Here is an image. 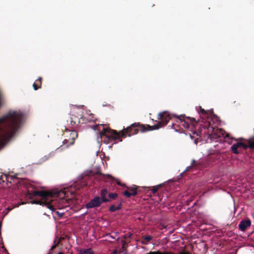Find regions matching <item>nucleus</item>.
Returning <instances> with one entry per match:
<instances>
[{
    "instance_id": "41",
    "label": "nucleus",
    "mask_w": 254,
    "mask_h": 254,
    "mask_svg": "<svg viewBox=\"0 0 254 254\" xmlns=\"http://www.w3.org/2000/svg\"><path fill=\"white\" fill-rule=\"evenodd\" d=\"M211 128L212 129H214V127H211Z\"/></svg>"
},
{
    "instance_id": "35",
    "label": "nucleus",
    "mask_w": 254,
    "mask_h": 254,
    "mask_svg": "<svg viewBox=\"0 0 254 254\" xmlns=\"http://www.w3.org/2000/svg\"><path fill=\"white\" fill-rule=\"evenodd\" d=\"M96 173V174H99L100 175H102L99 172L97 171Z\"/></svg>"
},
{
    "instance_id": "27",
    "label": "nucleus",
    "mask_w": 254,
    "mask_h": 254,
    "mask_svg": "<svg viewBox=\"0 0 254 254\" xmlns=\"http://www.w3.org/2000/svg\"><path fill=\"white\" fill-rule=\"evenodd\" d=\"M68 142V140H67V139H64L63 142V144H66L67 143V142Z\"/></svg>"
},
{
    "instance_id": "17",
    "label": "nucleus",
    "mask_w": 254,
    "mask_h": 254,
    "mask_svg": "<svg viewBox=\"0 0 254 254\" xmlns=\"http://www.w3.org/2000/svg\"><path fill=\"white\" fill-rule=\"evenodd\" d=\"M54 154H55V152L53 151V152H50L48 155H45L44 156V158L43 159L42 162H44V161L47 160V159H48L49 158L53 157L54 155Z\"/></svg>"
},
{
    "instance_id": "24",
    "label": "nucleus",
    "mask_w": 254,
    "mask_h": 254,
    "mask_svg": "<svg viewBox=\"0 0 254 254\" xmlns=\"http://www.w3.org/2000/svg\"><path fill=\"white\" fill-rule=\"evenodd\" d=\"M56 213L60 217H62L63 216V215L64 214V212H60L59 211H56Z\"/></svg>"
},
{
    "instance_id": "43",
    "label": "nucleus",
    "mask_w": 254,
    "mask_h": 254,
    "mask_svg": "<svg viewBox=\"0 0 254 254\" xmlns=\"http://www.w3.org/2000/svg\"><path fill=\"white\" fill-rule=\"evenodd\" d=\"M218 136L220 137H221V135H218Z\"/></svg>"
},
{
    "instance_id": "29",
    "label": "nucleus",
    "mask_w": 254,
    "mask_h": 254,
    "mask_svg": "<svg viewBox=\"0 0 254 254\" xmlns=\"http://www.w3.org/2000/svg\"><path fill=\"white\" fill-rule=\"evenodd\" d=\"M64 148L62 147V146H61L59 148H58L56 150L58 151H62Z\"/></svg>"
},
{
    "instance_id": "9",
    "label": "nucleus",
    "mask_w": 254,
    "mask_h": 254,
    "mask_svg": "<svg viewBox=\"0 0 254 254\" xmlns=\"http://www.w3.org/2000/svg\"><path fill=\"white\" fill-rule=\"evenodd\" d=\"M137 125L135 123H134L131 125L130 126L127 127L126 129V133H127V134H126V133L123 131V130H122L121 133L122 134V136L125 137L127 135L129 137L131 135L137 133L138 129L136 128H134L132 132H131L133 128L135 127H137Z\"/></svg>"
},
{
    "instance_id": "23",
    "label": "nucleus",
    "mask_w": 254,
    "mask_h": 254,
    "mask_svg": "<svg viewBox=\"0 0 254 254\" xmlns=\"http://www.w3.org/2000/svg\"><path fill=\"white\" fill-rule=\"evenodd\" d=\"M124 194L127 196V197H130L131 195V194L130 192H129L127 190H126L124 192Z\"/></svg>"
},
{
    "instance_id": "15",
    "label": "nucleus",
    "mask_w": 254,
    "mask_h": 254,
    "mask_svg": "<svg viewBox=\"0 0 254 254\" xmlns=\"http://www.w3.org/2000/svg\"><path fill=\"white\" fill-rule=\"evenodd\" d=\"M121 206V203H120L119 205H118L117 206L115 205H112L110 206L109 210L111 212L115 211L116 210L120 209Z\"/></svg>"
},
{
    "instance_id": "18",
    "label": "nucleus",
    "mask_w": 254,
    "mask_h": 254,
    "mask_svg": "<svg viewBox=\"0 0 254 254\" xmlns=\"http://www.w3.org/2000/svg\"><path fill=\"white\" fill-rule=\"evenodd\" d=\"M31 203L32 204H40L42 205H44V201L41 200H32L31 201Z\"/></svg>"
},
{
    "instance_id": "38",
    "label": "nucleus",
    "mask_w": 254,
    "mask_h": 254,
    "mask_svg": "<svg viewBox=\"0 0 254 254\" xmlns=\"http://www.w3.org/2000/svg\"><path fill=\"white\" fill-rule=\"evenodd\" d=\"M58 254H64L62 252H59Z\"/></svg>"
},
{
    "instance_id": "16",
    "label": "nucleus",
    "mask_w": 254,
    "mask_h": 254,
    "mask_svg": "<svg viewBox=\"0 0 254 254\" xmlns=\"http://www.w3.org/2000/svg\"><path fill=\"white\" fill-rule=\"evenodd\" d=\"M87 115H88V117L87 118V120L90 122L94 121L95 120V118H94L93 115L91 113H90V111H87L86 112Z\"/></svg>"
},
{
    "instance_id": "5",
    "label": "nucleus",
    "mask_w": 254,
    "mask_h": 254,
    "mask_svg": "<svg viewBox=\"0 0 254 254\" xmlns=\"http://www.w3.org/2000/svg\"><path fill=\"white\" fill-rule=\"evenodd\" d=\"M157 119L158 120H161V121L159 122L156 125L152 126H148V127L150 128L149 129V130L158 129L159 128L167 125L171 119V117L170 115L168 114L167 112L164 111L158 114Z\"/></svg>"
},
{
    "instance_id": "7",
    "label": "nucleus",
    "mask_w": 254,
    "mask_h": 254,
    "mask_svg": "<svg viewBox=\"0 0 254 254\" xmlns=\"http://www.w3.org/2000/svg\"><path fill=\"white\" fill-rule=\"evenodd\" d=\"M52 191H46L44 190H36L33 192V195L35 196H39L41 197V200L44 201V205L45 202L50 199V194Z\"/></svg>"
},
{
    "instance_id": "14",
    "label": "nucleus",
    "mask_w": 254,
    "mask_h": 254,
    "mask_svg": "<svg viewBox=\"0 0 254 254\" xmlns=\"http://www.w3.org/2000/svg\"><path fill=\"white\" fill-rule=\"evenodd\" d=\"M152 240V237L150 236H146L144 237L143 240L141 241V244L143 245H147L151 240Z\"/></svg>"
},
{
    "instance_id": "1",
    "label": "nucleus",
    "mask_w": 254,
    "mask_h": 254,
    "mask_svg": "<svg viewBox=\"0 0 254 254\" xmlns=\"http://www.w3.org/2000/svg\"><path fill=\"white\" fill-rule=\"evenodd\" d=\"M3 104L0 92V107ZM24 113L20 110H9L0 118V148L6 140L12 138L20 127L24 119Z\"/></svg>"
},
{
    "instance_id": "12",
    "label": "nucleus",
    "mask_w": 254,
    "mask_h": 254,
    "mask_svg": "<svg viewBox=\"0 0 254 254\" xmlns=\"http://www.w3.org/2000/svg\"><path fill=\"white\" fill-rule=\"evenodd\" d=\"M70 135L72 138V140L71 141H70V142L69 143V145H67L66 146V147H65L66 148H67L69 146V145L73 144L74 139L77 137V133L75 130L71 131Z\"/></svg>"
},
{
    "instance_id": "37",
    "label": "nucleus",
    "mask_w": 254,
    "mask_h": 254,
    "mask_svg": "<svg viewBox=\"0 0 254 254\" xmlns=\"http://www.w3.org/2000/svg\"><path fill=\"white\" fill-rule=\"evenodd\" d=\"M183 125H184L185 127H188V126H189V125H188V124H187L186 126H185L184 124Z\"/></svg>"
},
{
    "instance_id": "20",
    "label": "nucleus",
    "mask_w": 254,
    "mask_h": 254,
    "mask_svg": "<svg viewBox=\"0 0 254 254\" xmlns=\"http://www.w3.org/2000/svg\"><path fill=\"white\" fill-rule=\"evenodd\" d=\"M161 186V184L157 185L153 187V189L152 190V191L153 193L155 194L158 190L159 188Z\"/></svg>"
},
{
    "instance_id": "36",
    "label": "nucleus",
    "mask_w": 254,
    "mask_h": 254,
    "mask_svg": "<svg viewBox=\"0 0 254 254\" xmlns=\"http://www.w3.org/2000/svg\"><path fill=\"white\" fill-rule=\"evenodd\" d=\"M55 246L54 245L52 247L51 249H53L55 248Z\"/></svg>"
},
{
    "instance_id": "8",
    "label": "nucleus",
    "mask_w": 254,
    "mask_h": 254,
    "mask_svg": "<svg viewBox=\"0 0 254 254\" xmlns=\"http://www.w3.org/2000/svg\"><path fill=\"white\" fill-rule=\"evenodd\" d=\"M103 202L99 196H95L86 204L87 209L99 207Z\"/></svg>"
},
{
    "instance_id": "42",
    "label": "nucleus",
    "mask_w": 254,
    "mask_h": 254,
    "mask_svg": "<svg viewBox=\"0 0 254 254\" xmlns=\"http://www.w3.org/2000/svg\"><path fill=\"white\" fill-rule=\"evenodd\" d=\"M119 237H118V238H117V240H119Z\"/></svg>"
},
{
    "instance_id": "21",
    "label": "nucleus",
    "mask_w": 254,
    "mask_h": 254,
    "mask_svg": "<svg viewBox=\"0 0 254 254\" xmlns=\"http://www.w3.org/2000/svg\"><path fill=\"white\" fill-rule=\"evenodd\" d=\"M108 195L109 197L112 199H115L118 196L117 193H110Z\"/></svg>"
},
{
    "instance_id": "22",
    "label": "nucleus",
    "mask_w": 254,
    "mask_h": 254,
    "mask_svg": "<svg viewBox=\"0 0 254 254\" xmlns=\"http://www.w3.org/2000/svg\"><path fill=\"white\" fill-rule=\"evenodd\" d=\"M136 188L135 187H133L131 189V195H136L137 194V191H136Z\"/></svg>"
},
{
    "instance_id": "19",
    "label": "nucleus",
    "mask_w": 254,
    "mask_h": 254,
    "mask_svg": "<svg viewBox=\"0 0 254 254\" xmlns=\"http://www.w3.org/2000/svg\"><path fill=\"white\" fill-rule=\"evenodd\" d=\"M146 254H170V252H161L160 251L150 252Z\"/></svg>"
},
{
    "instance_id": "4",
    "label": "nucleus",
    "mask_w": 254,
    "mask_h": 254,
    "mask_svg": "<svg viewBox=\"0 0 254 254\" xmlns=\"http://www.w3.org/2000/svg\"><path fill=\"white\" fill-rule=\"evenodd\" d=\"M219 132L222 136L224 137L226 139V141H227L229 143H232L231 140L233 139L236 141V142L233 143L231 147V150L234 154H237L239 153L238 148H239L246 149L248 147L247 144L241 141L243 139L242 138H238L237 139L233 138L230 136L229 133L221 129L219 130Z\"/></svg>"
},
{
    "instance_id": "13",
    "label": "nucleus",
    "mask_w": 254,
    "mask_h": 254,
    "mask_svg": "<svg viewBox=\"0 0 254 254\" xmlns=\"http://www.w3.org/2000/svg\"><path fill=\"white\" fill-rule=\"evenodd\" d=\"M93 252L91 249H81L79 251V254H93Z\"/></svg>"
},
{
    "instance_id": "11",
    "label": "nucleus",
    "mask_w": 254,
    "mask_h": 254,
    "mask_svg": "<svg viewBox=\"0 0 254 254\" xmlns=\"http://www.w3.org/2000/svg\"><path fill=\"white\" fill-rule=\"evenodd\" d=\"M107 193H108V191H107V189H103L101 190V200H102V201L103 202H106L109 201V199L106 198V195L107 194Z\"/></svg>"
},
{
    "instance_id": "32",
    "label": "nucleus",
    "mask_w": 254,
    "mask_h": 254,
    "mask_svg": "<svg viewBox=\"0 0 254 254\" xmlns=\"http://www.w3.org/2000/svg\"><path fill=\"white\" fill-rule=\"evenodd\" d=\"M106 176H107V177H108L109 178H111V177H111V175H109V174H107V175H106Z\"/></svg>"
},
{
    "instance_id": "30",
    "label": "nucleus",
    "mask_w": 254,
    "mask_h": 254,
    "mask_svg": "<svg viewBox=\"0 0 254 254\" xmlns=\"http://www.w3.org/2000/svg\"><path fill=\"white\" fill-rule=\"evenodd\" d=\"M97 126H93V127H92V128H93L94 130H96V129H97Z\"/></svg>"
},
{
    "instance_id": "39",
    "label": "nucleus",
    "mask_w": 254,
    "mask_h": 254,
    "mask_svg": "<svg viewBox=\"0 0 254 254\" xmlns=\"http://www.w3.org/2000/svg\"><path fill=\"white\" fill-rule=\"evenodd\" d=\"M141 131H142V132H143V131H144V129H142V130H141Z\"/></svg>"
},
{
    "instance_id": "28",
    "label": "nucleus",
    "mask_w": 254,
    "mask_h": 254,
    "mask_svg": "<svg viewBox=\"0 0 254 254\" xmlns=\"http://www.w3.org/2000/svg\"><path fill=\"white\" fill-rule=\"evenodd\" d=\"M107 236H108L109 238V237H110V238H112V239H116V237H115V236H111V235H110V234H108V235H107Z\"/></svg>"
},
{
    "instance_id": "3",
    "label": "nucleus",
    "mask_w": 254,
    "mask_h": 254,
    "mask_svg": "<svg viewBox=\"0 0 254 254\" xmlns=\"http://www.w3.org/2000/svg\"><path fill=\"white\" fill-rule=\"evenodd\" d=\"M119 137L120 135L116 130L103 127L102 130L98 134L97 140L98 143L103 141L107 144L110 140H115Z\"/></svg>"
},
{
    "instance_id": "2",
    "label": "nucleus",
    "mask_w": 254,
    "mask_h": 254,
    "mask_svg": "<svg viewBox=\"0 0 254 254\" xmlns=\"http://www.w3.org/2000/svg\"><path fill=\"white\" fill-rule=\"evenodd\" d=\"M63 192L55 191L52 192L50 199L45 202V206L49 208L52 212H55L56 209H62L67 206V202L64 198H59L58 196Z\"/></svg>"
},
{
    "instance_id": "31",
    "label": "nucleus",
    "mask_w": 254,
    "mask_h": 254,
    "mask_svg": "<svg viewBox=\"0 0 254 254\" xmlns=\"http://www.w3.org/2000/svg\"><path fill=\"white\" fill-rule=\"evenodd\" d=\"M250 147H252V148H254V142L253 143H252L250 145Z\"/></svg>"
},
{
    "instance_id": "40",
    "label": "nucleus",
    "mask_w": 254,
    "mask_h": 254,
    "mask_svg": "<svg viewBox=\"0 0 254 254\" xmlns=\"http://www.w3.org/2000/svg\"><path fill=\"white\" fill-rule=\"evenodd\" d=\"M118 234V233H115L116 235H117Z\"/></svg>"
},
{
    "instance_id": "10",
    "label": "nucleus",
    "mask_w": 254,
    "mask_h": 254,
    "mask_svg": "<svg viewBox=\"0 0 254 254\" xmlns=\"http://www.w3.org/2000/svg\"><path fill=\"white\" fill-rule=\"evenodd\" d=\"M251 221L250 219L244 220L240 222L239 224V228L242 231H245L247 228L250 227Z\"/></svg>"
},
{
    "instance_id": "6",
    "label": "nucleus",
    "mask_w": 254,
    "mask_h": 254,
    "mask_svg": "<svg viewBox=\"0 0 254 254\" xmlns=\"http://www.w3.org/2000/svg\"><path fill=\"white\" fill-rule=\"evenodd\" d=\"M196 110L198 113L199 115H208L211 116L212 118V121H215L216 122H218L219 121V118L216 115L213 114V112L212 109L209 110L207 111H205L204 109H202L200 107H196Z\"/></svg>"
},
{
    "instance_id": "26",
    "label": "nucleus",
    "mask_w": 254,
    "mask_h": 254,
    "mask_svg": "<svg viewBox=\"0 0 254 254\" xmlns=\"http://www.w3.org/2000/svg\"><path fill=\"white\" fill-rule=\"evenodd\" d=\"M192 165V163L191 164V165L190 166H188V167L186 168V170H185V171H189V170L190 169V168H191Z\"/></svg>"
},
{
    "instance_id": "25",
    "label": "nucleus",
    "mask_w": 254,
    "mask_h": 254,
    "mask_svg": "<svg viewBox=\"0 0 254 254\" xmlns=\"http://www.w3.org/2000/svg\"><path fill=\"white\" fill-rule=\"evenodd\" d=\"M33 88H34L35 90H37L38 89V88H39V87H37V84H36L35 83H33Z\"/></svg>"
},
{
    "instance_id": "33",
    "label": "nucleus",
    "mask_w": 254,
    "mask_h": 254,
    "mask_svg": "<svg viewBox=\"0 0 254 254\" xmlns=\"http://www.w3.org/2000/svg\"><path fill=\"white\" fill-rule=\"evenodd\" d=\"M38 80H39V81L41 82V77H39L38 78Z\"/></svg>"
},
{
    "instance_id": "34",
    "label": "nucleus",
    "mask_w": 254,
    "mask_h": 254,
    "mask_svg": "<svg viewBox=\"0 0 254 254\" xmlns=\"http://www.w3.org/2000/svg\"><path fill=\"white\" fill-rule=\"evenodd\" d=\"M11 209H11V208H9V207H8V208H7V210H8V211H10V210H11Z\"/></svg>"
}]
</instances>
